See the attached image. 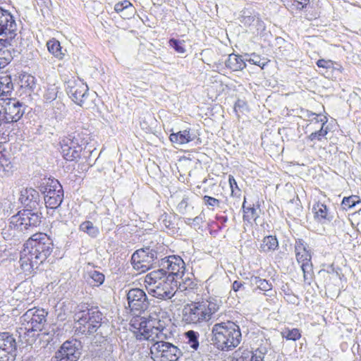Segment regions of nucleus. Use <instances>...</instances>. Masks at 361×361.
Wrapping results in <instances>:
<instances>
[{
	"label": "nucleus",
	"mask_w": 361,
	"mask_h": 361,
	"mask_svg": "<svg viewBox=\"0 0 361 361\" xmlns=\"http://www.w3.org/2000/svg\"><path fill=\"white\" fill-rule=\"evenodd\" d=\"M53 248V241L46 233H37L32 235L26 241L20 252V268L26 274H31L47 259Z\"/></svg>",
	"instance_id": "nucleus-1"
},
{
	"label": "nucleus",
	"mask_w": 361,
	"mask_h": 361,
	"mask_svg": "<svg viewBox=\"0 0 361 361\" xmlns=\"http://www.w3.org/2000/svg\"><path fill=\"white\" fill-rule=\"evenodd\" d=\"M171 319L166 312L159 307H153L150 310L148 320L140 318L138 323L132 326L135 329L134 334L137 339L155 341V339H170L173 334L169 328Z\"/></svg>",
	"instance_id": "nucleus-2"
},
{
	"label": "nucleus",
	"mask_w": 361,
	"mask_h": 361,
	"mask_svg": "<svg viewBox=\"0 0 361 361\" xmlns=\"http://www.w3.org/2000/svg\"><path fill=\"white\" fill-rule=\"evenodd\" d=\"M212 334L213 344L222 351L234 349L240 343L242 339L239 326L231 321L214 324Z\"/></svg>",
	"instance_id": "nucleus-3"
},
{
	"label": "nucleus",
	"mask_w": 361,
	"mask_h": 361,
	"mask_svg": "<svg viewBox=\"0 0 361 361\" xmlns=\"http://www.w3.org/2000/svg\"><path fill=\"white\" fill-rule=\"evenodd\" d=\"M219 309V304L216 299L192 302L183 308V320L187 324H192L209 322Z\"/></svg>",
	"instance_id": "nucleus-4"
},
{
	"label": "nucleus",
	"mask_w": 361,
	"mask_h": 361,
	"mask_svg": "<svg viewBox=\"0 0 361 361\" xmlns=\"http://www.w3.org/2000/svg\"><path fill=\"white\" fill-rule=\"evenodd\" d=\"M103 315L97 307L80 310L74 315L75 328L82 334H92L100 327Z\"/></svg>",
	"instance_id": "nucleus-5"
},
{
	"label": "nucleus",
	"mask_w": 361,
	"mask_h": 361,
	"mask_svg": "<svg viewBox=\"0 0 361 361\" xmlns=\"http://www.w3.org/2000/svg\"><path fill=\"white\" fill-rule=\"evenodd\" d=\"M42 218V213L37 211V209H23L11 218L8 229L13 230V235H16L15 231H31L40 225Z\"/></svg>",
	"instance_id": "nucleus-6"
},
{
	"label": "nucleus",
	"mask_w": 361,
	"mask_h": 361,
	"mask_svg": "<svg viewBox=\"0 0 361 361\" xmlns=\"http://www.w3.org/2000/svg\"><path fill=\"white\" fill-rule=\"evenodd\" d=\"M169 339H155L150 347L151 357L154 361H177L181 355V351Z\"/></svg>",
	"instance_id": "nucleus-7"
},
{
	"label": "nucleus",
	"mask_w": 361,
	"mask_h": 361,
	"mask_svg": "<svg viewBox=\"0 0 361 361\" xmlns=\"http://www.w3.org/2000/svg\"><path fill=\"white\" fill-rule=\"evenodd\" d=\"M18 33V25L10 11L0 6V43L6 47L15 39Z\"/></svg>",
	"instance_id": "nucleus-8"
},
{
	"label": "nucleus",
	"mask_w": 361,
	"mask_h": 361,
	"mask_svg": "<svg viewBox=\"0 0 361 361\" xmlns=\"http://www.w3.org/2000/svg\"><path fill=\"white\" fill-rule=\"evenodd\" d=\"M159 266L167 269V274H171L174 276V281L177 283L178 279H181L183 284L180 283V288H183V290H186L188 286H190L193 282L189 279H183L185 272V262L182 258L176 255H171L164 258L161 259Z\"/></svg>",
	"instance_id": "nucleus-9"
},
{
	"label": "nucleus",
	"mask_w": 361,
	"mask_h": 361,
	"mask_svg": "<svg viewBox=\"0 0 361 361\" xmlns=\"http://www.w3.org/2000/svg\"><path fill=\"white\" fill-rule=\"evenodd\" d=\"M47 312L44 309L32 308L28 310L21 317L20 321L25 331V334L32 331H42L47 321Z\"/></svg>",
	"instance_id": "nucleus-10"
},
{
	"label": "nucleus",
	"mask_w": 361,
	"mask_h": 361,
	"mask_svg": "<svg viewBox=\"0 0 361 361\" xmlns=\"http://www.w3.org/2000/svg\"><path fill=\"white\" fill-rule=\"evenodd\" d=\"M295 257L303 271L304 281L310 284L312 279V255L307 243L302 239H297L295 243Z\"/></svg>",
	"instance_id": "nucleus-11"
},
{
	"label": "nucleus",
	"mask_w": 361,
	"mask_h": 361,
	"mask_svg": "<svg viewBox=\"0 0 361 361\" xmlns=\"http://www.w3.org/2000/svg\"><path fill=\"white\" fill-rule=\"evenodd\" d=\"M44 186H41V190L45 194L44 202L46 207L50 209H56L62 203L63 200V190L61 185L56 179H50L43 183Z\"/></svg>",
	"instance_id": "nucleus-12"
},
{
	"label": "nucleus",
	"mask_w": 361,
	"mask_h": 361,
	"mask_svg": "<svg viewBox=\"0 0 361 361\" xmlns=\"http://www.w3.org/2000/svg\"><path fill=\"white\" fill-rule=\"evenodd\" d=\"M158 258L157 252L149 247H145L135 251L131 257L135 269L145 272L150 269L153 262Z\"/></svg>",
	"instance_id": "nucleus-13"
},
{
	"label": "nucleus",
	"mask_w": 361,
	"mask_h": 361,
	"mask_svg": "<svg viewBox=\"0 0 361 361\" xmlns=\"http://www.w3.org/2000/svg\"><path fill=\"white\" fill-rule=\"evenodd\" d=\"M66 90L69 97L78 105L83 106L89 96L87 85L79 79L72 78L66 84Z\"/></svg>",
	"instance_id": "nucleus-14"
},
{
	"label": "nucleus",
	"mask_w": 361,
	"mask_h": 361,
	"mask_svg": "<svg viewBox=\"0 0 361 361\" xmlns=\"http://www.w3.org/2000/svg\"><path fill=\"white\" fill-rule=\"evenodd\" d=\"M17 343L13 334L0 332V361H14Z\"/></svg>",
	"instance_id": "nucleus-15"
},
{
	"label": "nucleus",
	"mask_w": 361,
	"mask_h": 361,
	"mask_svg": "<svg viewBox=\"0 0 361 361\" xmlns=\"http://www.w3.org/2000/svg\"><path fill=\"white\" fill-rule=\"evenodd\" d=\"M81 355V343L78 340L66 341L56 354L59 361H77Z\"/></svg>",
	"instance_id": "nucleus-16"
},
{
	"label": "nucleus",
	"mask_w": 361,
	"mask_h": 361,
	"mask_svg": "<svg viewBox=\"0 0 361 361\" xmlns=\"http://www.w3.org/2000/svg\"><path fill=\"white\" fill-rule=\"evenodd\" d=\"M61 153L63 157L67 161H75L80 157L82 151L81 146L78 144V140L73 135L62 139L60 142Z\"/></svg>",
	"instance_id": "nucleus-17"
},
{
	"label": "nucleus",
	"mask_w": 361,
	"mask_h": 361,
	"mask_svg": "<svg viewBox=\"0 0 361 361\" xmlns=\"http://www.w3.org/2000/svg\"><path fill=\"white\" fill-rule=\"evenodd\" d=\"M128 306L132 311L144 312L149 302L146 293L140 288H132L127 293Z\"/></svg>",
	"instance_id": "nucleus-18"
},
{
	"label": "nucleus",
	"mask_w": 361,
	"mask_h": 361,
	"mask_svg": "<svg viewBox=\"0 0 361 361\" xmlns=\"http://www.w3.org/2000/svg\"><path fill=\"white\" fill-rule=\"evenodd\" d=\"M176 286L177 283L174 281H167L161 283L159 286L148 287L147 290L152 296L161 300H166L175 295Z\"/></svg>",
	"instance_id": "nucleus-19"
},
{
	"label": "nucleus",
	"mask_w": 361,
	"mask_h": 361,
	"mask_svg": "<svg viewBox=\"0 0 361 361\" xmlns=\"http://www.w3.org/2000/svg\"><path fill=\"white\" fill-rule=\"evenodd\" d=\"M25 113L23 103L16 99H10L4 108V119L6 123L18 121Z\"/></svg>",
	"instance_id": "nucleus-20"
},
{
	"label": "nucleus",
	"mask_w": 361,
	"mask_h": 361,
	"mask_svg": "<svg viewBox=\"0 0 361 361\" xmlns=\"http://www.w3.org/2000/svg\"><path fill=\"white\" fill-rule=\"evenodd\" d=\"M19 200L25 209H37L40 202V195L39 192L32 188H23L20 190Z\"/></svg>",
	"instance_id": "nucleus-21"
},
{
	"label": "nucleus",
	"mask_w": 361,
	"mask_h": 361,
	"mask_svg": "<svg viewBox=\"0 0 361 361\" xmlns=\"http://www.w3.org/2000/svg\"><path fill=\"white\" fill-rule=\"evenodd\" d=\"M167 281H174V276L167 274L166 270L160 268L157 270L148 273L145 277V287H152L155 285H161V283Z\"/></svg>",
	"instance_id": "nucleus-22"
},
{
	"label": "nucleus",
	"mask_w": 361,
	"mask_h": 361,
	"mask_svg": "<svg viewBox=\"0 0 361 361\" xmlns=\"http://www.w3.org/2000/svg\"><path fill=\"white\" fill-rule=\"evenodd\" d=\"M114 10L116 13H121V16L124 19L131 18L136 13L135 8L128 0L116 3L114 5Z\"/></svg>",
	"instance_id": "nucleus-23"
},
{
	"label": "nucleus",
	"mask_w": 361,
	"mask_h": 361,
	"mask_svg": "<svg viewBox=\"0 0 361 361\" xmlns=\"http://www.w3.org/2000/svg\"><path fill=\"white\" fill-rule=\"evenodd\" d=\"M312 211L315 219L321 223L330 221L333 218L326 205L320 202H317L313 205Z\"/></svg>",
	"instance_id": "nucleus-24"
},
{
	"label": "nucleus",
	"mask_w": 361,
	"mask_h": 361,
	"mask_svg": "<svg viewBox=\"0 0 361 361\" xmlns=\"http://www.w3.org/2000/svg\"><path fill=\"white\" fill-rule=\"evenodd\" d=\"M262 353L259 350L255 352L247 349L239 348L233 353L231 361H255L257 356Z\"/></svg>",
	"instance_id": "nucleus-25"
},
{
	"label": "nucleus",
	"mask_w": 361,
	"mask_h": 361,
	"mask_svg": "<svg viewBox=\"0 0 361 361\" xmlns=\"http://www.w3.org/2000/svg\"><path fill=\"white\" fill-rule=\"evenodd\" d=\"M169 138L173 143L184 145L194 140L195 135L191 133L190 129H186L171 133Z\"/></svg>",
	"instance_id": "nucleus-26"
},
{
	"label": "nucleus",
	"mask_w": 361,
	"mask_h": 361,
	"mask_svg": "<svg viewBox=\"0 0 361 361\" xmlns=\"http://www.w3.org/2000/svg\"><path fill=\"white\" fill-rule=\"evenodd\" d=\"M225 65L233 71L243 70L246 66L245 62L241 56L235 54H231L228 56Z\"/></svg>",
	"instance_id": "nucleus-27"
},
{
	"label": "nucleus",
	"mask_w": 361,
	"mask_h": 361,
	"mask_svg": "<svg viewBox=\"0 0 361 361\" xmlns=\"http://www.w3.org/2000/svg\"><path fill=\"white\" fill-rule=\"evenodd\" d=\"M279 247V242L277 238L273 235L265 236L260 245L259 251L261 252H274Z\"/></svg>",
	"instance_id": "nucleus-28"
},
{
	"label": "nucleus",
	"mask_w": 361,
	"mask_h": 361,
	"mask_svg": "<svg viewBox=\"0 0 361 361\" xmlns=\"http://www.w3.org/2000/svg\"><path fill=\"white\" fill-rule=\"evenodd\" d=\"M79 230L93 238H97L99 234V228L94 226L93 223L90 221H83L80 225Z\"/></svg>",
	"instance_id": "nucleus-29"
},
{
	"label": "nucleus",
	"mask_w": 361,
	"mask_h": 361,
	"mask_svg": "<svg viewBox=\"0 0 361 361\" xmlns=\"http://www.w3.org/2000/svg\"><path fill=\"white\" fill-rule=\"evenodd\" d=\"M305 116H307V120L310 121V123L307 125L306 128H312V126L318 125V127L319 128L321 126L324 127L326 123L327 122L326 117L309 111H307L306 115Z\"/></svg>",
	"instance_id": "nucleus-30"
},
{
	"label": "nucleus",
	"mask_w": 361,
	"mask_h": 361,
	"mask_svg": "<svg viewBox=\"0 0 361 361\" xmlns=\"http://www.w3.org/2000/svg\"><path fill=\"white\" fill-rule=\"evenodd\" d=\"M47 46L49 51L56 58L59 59H63L64 53L62 51V48L58 40L53 38L47 42Z\"/></svg>",
	"instance_id": "nucleus-31"
},
{
	"label": "nucleus",
	"mask_w": 361,
	"mask_h": 361,
	"mask_svg": "<svg viewBox=\"0 0 361 361\" xmlns=\"http://www.w3.org/2000/svg\"><path fill=\"white\" fill-rule=\"evenodd\" d=\"M13 90L12 80L10 75L0 76V96H7Z\"/></svg>",
	"instance_id": "nucleus-32"
},
{
	"label": "nucleus",
	"mask_w": 361,
	"mask_h": 361,
	"mask_svg": "<svg viewBox=\"0 0 361 361\" xmlns=\"http://www.w3.org/2000/svg\"><path fill=\"white\" fill-rule=\"evenodd\" d=\"M250 283L252 286H256L257 288L263 291H268L272 289V283L271 282L259 276H251Z\"/></svg>",
	"instance_id": "nucleus-33"
},
{
	"label": "nucleus",
	"mask_w": 361,
	"mask_h": 361,
	"mask_svg": "<svg viewBox=\"0 0 361 361\" xmlns=\"http://www.w3.org/2000/svg\"><path fill=\"white\" fill-rule=\"evenodd\" d=\"M185 336L188 339L187 343L190 345V348L193 350H197L199 347V333L192 330H190L185 332Z\"/></svg>",
	"instance_id": "nucleus-34"
},
{
	"label": "nucleus",
	"mask_w": 361,
	"mask_h": 361,
	"mask_svg": "<svg viewBox=\"0 0 361 361\" xmlns=\"http://www.w3.org/2000/svg\"><path fill=\"white\" fill-rule=\"evenodd\" d=\"M245 202V201L244 202ZM243 220L250 223L252 221H255L259 216L256 209L252 207H245V203L243 204Z\"/></svg>",
	"instance_id": "nucleus-35"
},
{
	"label": "nucleus",
	"mask_w": 361,
	"mask_h": 361,
	"mask_svg": "<svg viewBox=\"0 0 361 361\" xmlns=\"http://www.w3.org/2000/svg\"><path fill=\"white\" fill-rule=\"evenodd\" d=\"M36 78L31 75H23L20 79L21 87L33 90L36 87Z\"/></svg>",
	"instance_id": "nucleus-36"
},
{
	"label": "nucleus",
	"mask_w": 361,
	"mask_h": 361,
	"mask_svg": "<svg viewBox=\"0 0 361 361\" xmlns=\"http://www.w3.org/2000/svg\"><path fill=\"white\" fill-rule=\"evenodd\" d=\"M58 89V87L55 85H50L47 87L44 94V99L46 102H51L56 99L59 92Z\"/></svg>",
	"instance_id": "nucleus-37"
},
{
	"label": "nucleus",
	"mask_w": 361,
	"mask_h": 361,
	"mask_svg": "<svg viewBox=\"0 0 361 361\" xmlns=\"http://www.w3.org/2000/svg\"><path fill=\"white\" fill-rule=\"evenodd\" d=\"M281 336L287 340L297 341L300 338L301 334L298 329H286L281 332Z\"/></svg>",
	"instance_id": "nucleus-38"
},
{
	"label": "nucleus",
	"mask_w": 361,
	"mask_h": 361,
	"mask_svg": "<svg viewBox=\"0 0 361 361\" xmlns=\"http://www.w3.org/2000/svg\"><path fill=\"white\" fill-rule=\"evenodd\" d=\"M312 129H314V131L312 132L308 136V140L311 141H314L315 140H321L328 133V128L326 127L324 128L322 126H321L319 130H317V128H313Z\"/></svg>",
	"instance_id": "nucleus-39"
},
{
	"label": "nucleus",
	"mask_w": 361,
	"mask_h": 361,
	"mask_svg": "<svg viewBox=\"0 0 361 361\" xmlns=\"http://www.w3.org/2000/svg\"><path fill=\"white\" fill-rule=\"evenodd\" d=\"M0 167L6 172L10 173L12 171L13 165L6 151L2 152V157L0 159Z\"/></svg>",
	"instance_id": "nucleus-40"
},
{
	"label": "nucleus",
	"mask_w": 361,
	"mask_h": 361,
	"mask_svg": "<svg viewBox=\"0 0 361 361\" xmlns=\"http://www.w3.org/2000/svg\"><path fill=\"white\" fill-rule=\"evenodd\" d=\"M360 202V199L358 196L352 195L348 197H344L341 202V207L343 209L348 210L356 205V204Z\"/></svg>",
	"instance_id": "nucleus-41"
},
{
	"label": "nucleus",
	"mask_w": 361,
	"mask_h": 361,
	"mask_svg": "<svg viewBox=\"0 0 361 361\" xmlns=\"http://www.w3.org/2000/svg\"><path fill=\"white\" fill-rule=\"evenodd\" d=\"M310 0H293L288 5V9L294 13L295 11H302L309 4Z\"/></svg>",
	"instance_id": "nucleus-42"
},
{
	"label": "nucleus",
	"mask_w": 361,
	"mask_h": 361,
	"mask_svg": "<svg viewBox=\"0 0 361 361\" xmlns=\"http://www.w3.org/2000/svg\"><path fill=\"white\" fill-rule=\"evenodd\" d=\"M88 275L93 281V283L92 285L94 286H99L104 281V275L98 271H89Z\"/></svg>",
	"instance_id": "nucleus-43"
},
{
	"label": "nucleus",
	"mask_w": 361,
	"mask_h": 361,
	"mask_svg": "<svg viewBox=\"0 0 361 361\" xmlns=\"http://www.w3.org/2000/svg\"><path fill=\"white\" fill-rule=\"evenodd\" d=\"M240 20L245 25H250L255 20V16L249 10H245L243 11Z\"/></svg>",
	"instance_id": "nucleus-44"
},
{
	"label": "nucleus",
	"mask_w": 361,
	"mask_h": 361,
	"mask_svg": "<svg viewBox=\"0 0 361 361\" xmlns=\"http://www.w3.org/2000/svg\"><path fill=\"white\" fill-rule=\"evenodd\" d=\"M169 45L179 54H183L185 51V49L184 47V41L171 39L169 40Z\"/></svg>",
	"instance_id": "nucleus-45"
},
{
	"label": "nucleus",
	"mask_w": 361,
	"mask_h": 361,
	"mask_svg": "<svg viewBox=\"0 0 361 361\" xmlns=\"http://www.w3.org/2000/svg\"><path fill=\"white\" fill-rule=\"evenodd\" d=\"M203 201L205 205L211 209H214V207H219L220 205V200L208 195H204L203 197Z\"/></svg>",
	"instance_id": "nucleus-46"
},
{
	"label": "nucleus",
	"mask_w": 361,
	"mask_h": 361,
	"mask_svg": "<svg viewBox=\"0 0 361 361\" xmlns=\"http://www.w3.org/2000/svg\"><path fill=\"white\" fill-rule=\"evenodd\" d=\"M317 65L319 68H329L332 65V62L330 60L319 59L317 61Z\"/></svg>",
	"instance_id": "nucleus-47"
},
{
	"label": "nucleus",
	"mask_w": 361,
	"mask_h": 361,
	"mask_svg": "<svg viewBox=\"0 0 361 361\" xmlns=\"http://www.w3.org/2000/svg\"><path fill=\"white\" fill-rule=\"evenodd\" d=\"M228 183H229V185H230V188L231 189L232 195L234 193V191H235L234 189L235 188H236L238 190H240L239 188H238L237 182H236L235 179L234 178V177L232 175H229L228 176Z\"/></svg>",
	"instance_id": "nucleus-48"
},
{
	"label": "nucleus",
	"mask_w": 361,
	"mask_h": 361,
	"mask_svg": "<svg viewBox=\"0 0 361 361\" xmlns=\"http://www.w3.org/2000/svg\"><path fill=\"white\" fill-rule=\"evenodd\" d=\"M246 61L250 62L252 64L260 66V58L259 56L255 54H252L249 59H247Z\"/></svg>",
	"instance_id": "nucleus-49"
},
{
	"label": "nucleus",
	"mask_w": 361,
	"mask_h": 361,
	"mask_svg": "<svg viewBox=\"0 0 361 361\" xmlns=\"http://www.w3.org/2000/svg\"><path fill=\"white\" fill-rule=\"evenodd\" d=\"M286 300L292 304L298 305L299 303V298L295 295L287 294Z\"/></svg>",
	"instance_id": "nucleus-50"
},
{
	"label": "nucleus",
	"mask_w": 361,
	"mask_h": 361,
	"mask_svg": "<svg viewBox=\"0 0 361 361\" xmlns=\"http://www.w3.org/2000/svg\"><path fill=\"white\" fill-rule=\"evenodd\" d=\"M243 286V284L238 281H235L233 283V286H232V288L234 291H238L240 290V288Z\"/></svg>",
	"instance_id": "nucleus-51"
},
{
	"label": "nucleus",
	"mask_w": 361,
	"mask_h": 361,
	"mask_svg": "<svg viewBox=\"0 0 361 361\" xmlns=\"http://www.w3.org/2000/svg\"><path fill=\"white\" fill-rule=\"evenodd\" d=\"M202 221V218L200 216H196L195 218L194 219H187V220L185 221L186 224H191L192 223H197V224H199V221Z\"/></svg>",
	"instance_id": "nucleus-52"
},
{
	"label": "nucleus",
	"mask_w": 361,
	"mask_h": 361,
	"mask_svg": "<svg viewBox=\"0 0 361 361\" xmlns=\"http://www.w3.org/2000/svg\"><path fill=\"white\" fill-rule=\"evenodd\" d=\"M56 107L60 112L65 109L64 104L59 101L56 102Z\"/></svg>",
	"instance_id": "nucleus-53"
},
{
	"label": "nucleus",
	"mask_w": 361,
	"mask_h": 361,
	"mask_svg": "<svg viewBox=\"0 0 361 361\" xmlns=\"http://www.w3.org/2000/svg\"><path fill=\"white\" fill-rule=\"evenodd\" d=\"M244 105V102L243 101L238 100L234 106V110L235 112H238V109L242 107Z\"/></svg>",
	"instance_id": "nucleus-54"
},
{
	"label": "nucleus",
	"mask_w": 361,
	"mask_h": 361,
	"mask_svg": "<svg viewBox=\"0 0 361 361\" xmlns=\"http://www.w3.org/2000/svg\"><path fill=\"white\" fill-rule=\"evenodd\" d=\"M264 353L263 352H262L261 354L259 355V356L256 357L255 361H264Z\"/></svg>",
	"instance_id": "nucleus-55"
},
{
	"label": "nucleus",
	"mask_w": 361,
	"mask_h": 361,
	"mask_svg": "<svg viewBox=\"0 0 361 361\" xmlns=\"http://www.w3.org/2000/svg\"><path fill=\"white\" fill-rule=\"evenodd\" d=\"M218 219L221 222V223H225L227 221L228 219H227V216H219L218 217Z\"/></svg>",
	"instance_id": "nucleus-56"
},
{
	"label": "nucleus",
	"mask_w": 361,
	"mask_h": 361,
	"mask_svg": "<svg viewBox=\"0 0 361 361\" xmlns=\"http://www.w3.org/2000/svg\"><path fill=\"white\" fill-rule=\"evenodd\" d=\"M313 128H317V130H319L318 125L312 126V128H307V129H309L310 130H314V129H312Z\"/></svg>",
	"instance_id": "nucleus-57"
},
{
	"label": "nucleus",
	"mask_w": 361,
	"mask_h": 361,
	"mask_svg": "<svg viewBox=\"0 0 361 361\" xmlns=\"http://www.w3.org/2000/svg\"><path fill=\"white\" fill-rule=\"evenodd\" d=\"M186 205H187V202L185 200H182L179 204L180 207H183V206L186 207Z\"/></svg>",
	"instance_id": "nucleus-58"
}]
</instances>
